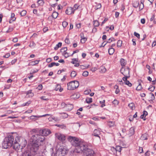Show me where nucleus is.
<instances>
[{
    "mask_svg": "<svg viewBox=\"0 0 156 156\" xmlns=\"http://www.w3.org/2000/svg\"><path fill=\"white\" fill-rule=\"evenodd\" d=\"M31 103V101H29L26 103L23 104L22 105V106H28V105L30 103Z\"/></svg>",
    "mask_w": 156,
    "mask_h": 156,
    "instance_id": "48",
    "label": "nucleus"
},
{
    "mask_svg": "<svg viewBox=\"0 0 156 156\" xmlns=\"http://www.w3.org/2000/svg\"><path fill=\"white\" fill-rule=\"evenodd\" d=\"M68 24V23L66 21H63L62 23V25L64 27H66Z\"/></svg>",
    "mask_w": 156,
    "mask_h": 156,
    "instance_id": "44",
    "label": "nucleus"
},
{
    "mask_svg": "<svg viewBox=\"0 0 156 156\" xmlns=\"http://www.w3.org/2000/svg\"><path fill=\"white\" fill-rule=\"evenodd\" d=\"M155 88V87L154 86H150L148 88V90L152 92L153 91Z\"/></svg>",
    "mask_w": 156,
    "mask_h": 156,
    "instance_id": "34",
    "label": "nucleus"
},
{
    "mask_svg": "<svg viewBox=\"0 0 156 156\" xmlns=\"http://www.w3.org/2000/svg\"><path fill=\"white\" fill-rule=\"evenodd\" d=\"M17 60L16 59H14L11 62V64L12 65L14 64L17 61Z\"/></svg>",
    "mask_w": 156,
    "mask_h": 156,
    "instance_id": "62",
    "label": "nucleus"
},
{
    "mask_svg": "<svg viewBox=\"0 0 156 156\" xmlns=\"http://www.w3.org/2000/svg\"><path fill=\"white\" fill-rule=\"evenodd\" d=\"M79 83L76 80L71 81L67 84V89L68 90H73L78 87Z\"/></svg>",
    "mask_w": 156,
    "mask_h": 156,
    "instance_id": "3",
    "label": "nucleus"
},
{
    "mask_svg": "<svg viewBox=\"0 0 156 156\" xmlns=\"http://www.w3.org/2000/svg\"><path fill=\"white\" fill-rule=\"evenodd\" d=\"M48 119L50 121H52V120H53L56 122L58 121L59 120L58 118L55 117L49 118Z\"/></svg>",
    "mask_w": 156,
    "mask_h": 156,
    "instance_id": "24",
    "label": "nucleus"
},
{
    "mask_svg": "<svg viewBox=\"0 0 156 156\" xmlns=\"http://www.w3.org/2000/svg\"><path fill=\"white\" fill-rule=\"evenodd\" d=\"M100 72L101 73H105L106 71V69L105 66H101L100 68Z\"/></svg>",
    "mask_w": 156,
    "mask_h": 156,
    "instance_id": "18",
    "label": "nucleus"
},
{
    "mask_svg": "<svg viewBox=\"0 0 156 156\" xmlns=\"http://www.w3.org/2000/svg\"><path fill=\"white\" fill-rule=\"evenodd\" d=\"M74 10H73V8L72 7H69L67 8L66 11V13L67 15H69L72 13H74Z\"/></svg>",
    "mask_w": 156,
    "mask_h": 156,
    "instance_id": "14",
    "label": "nucleus"
},
{
    "mask_svg": "<svg viewBox=\"0 0 156 156\" xmlns=\"http://www.w3.org/2000/svg\"><path fill=\"white\" fill-rule=\"evenodd\" d=\"M150 94L151 95V100L152 101H153V100H154L155 99V97L153 94L152 93H150Z\"/></svg>",
    "mask_w": 156,
    "mask_h": 156,
    "instance_id": "40",
    "label": "nucleus"
},
{
    "mask_svg": "<svg viewBox=\"0 0 156 156\" xmlns=\"http://www.w3.org/2000/svg\"><path fill=\"white\" fill-rule=\"evenodd\" d=\"M14 136L12 135H7L5 137V139L9 142V143L10 144H11L12 145L14 141Z\"/></svg>",
    "mask_w": 156,
    "mask_h": 156,
    "instance_id": "10",
    "label": "nucleus"
},
{
    "mask_svg": "<svg viewBox=\"0 0 156 156\" xmlns=\"http://www.w3.org/2000/svg\"><path fill=\"white\" fill-rule=\"evenodd\" d=\"M129 68L127 67L126 68L124 69V72H122L121 71V73L124 76H129Z\"/></svg>",
    "mask_w": 156,
    "mask_h": 156,
    "instance_id": "12",
    "label": "nucleus"
},
{
    "mask_svg": "<svg viewBox=\"0 0 156 156\" xmlns=\"http://www.w3.org/2000/svg\"><path fill=\"white\" fill-rule=\"evenodd\" d=\"M35 45V44L33 41H32L30 43L29 46L30 47L32 48L34 47Z\"/></svg>",
    "mask_w": 156,
    "mask_h": 156,
    "instance_id": "43",
    "label": "nucleus"
},
{
    "mask_svg": "<svg viewBox=\"0 0 156 156\" xmlns=\"http://www.w3.org/2000/svg\"><path fill=\"white\" fill-rule=\"evenodd\" d=\"M112 103L113 104H114L115 105H117L119 104V102L117 100H116V99H115L113 101Z\"/></svg>",
    "mask_w": 156,
    "mask_h": 156,
    "instance_id": "53",
    "label": "nucleus"
},
{
    "mask_svg": "<svg viewBox=\"0 0 156 156\" xmlns=\"http://www.w3.org/2000/svg\"><path fill=\"white\" fill-rule=\"evenodd\" d=\"M155 15L154 14H153L151 18L150 19V21H152L154 19Z\"/></svg>",
    "mask_w": 156,
    "mask_h": 156,
    "instance_id": "64",
    "label": "nucleus"
},
{
    "mask_svg": "<svg viewBox=\"0 0 156 156\" xmlns=\"http://www.w3.org/2000/svg\"><path fill=\"white\" fill-rule=\"evenodd\" d=\"M122 44V41L121 40H119L118 41L117 44V46L118 47H120L121 46Z\"/></svg>",
    "mask_w": 156,
    "mask_h": 156,
    "instance_id": "26",
    "label": "nucleus"
},
{
    "mask_svg": "<svg viewBox=\"0 0 156 156\" xmlns=\"http://www.w3.org/2000/svg\"><path fill=\"white\" fill-rule=\"evenodd\" d=\"M142 88L141 85L140 83H139L138 86L136 87V90H140Z\"/></svg>",
    "mask_w": 156,
    "mask_h": 156,
    "instance_id": "36",
    "label": "nucleus"
},
{
    "mask_svg": "<svg viewBox=\"0 0 156 156\" xmlns=\"http://www.w3.org/2000/svg\"><path fill=\"white\" fill-rule=\"evenodd\" d=\"M42 88V85L41 84L39 85L37 87V89L39 90H41Z\"/></svg>",
    "mask_w": 156,
    "mask_h": 156,
    "instance_id": "58",
    "label": "nucleus"
},
{
    "mask_svg": "<svg viewBox=\"0 0 156 156\" xmlns=\"http://www.w3.org/2000/svg\"><path fill=\"white\" fill-rule=\"evenodd\" d=\"M120 62L122 66L121 71H122V69H124V66L126 65V62L125 60L123 58H121L120 60Z\"/></svg>",
    "mask_w": 156,
    "mask_h": 156,
    "instance_id": "16",
    "label": "nucleus"
},
{
    "mask_svg": "<svg viewBox=\"0 0 156 156\" xmlns=\"http://www.w3.org/2000/svg\"><path fill=\"white\" fill-rule=\"evenodd\" d=\"M22 156H31V153L29 150L25 151L23 153Z\"/></svg>",
    "mask_w": 156,
    "mask_h": 156,
    "instance_id": "15",
    "label": "nucleus"
},
{
    "mask_svg": "<svg viewBox=\"0 0 156 156\" xmlns=\"http://www.w3.org/2000/svg\"><path fill=\"white\" fill-rule=\"evenodd\" d=\"M89 66H90L89 65H88L87 66H84L83 65H80V68L81 69H85L88 68L89 67Z\"/></svg>",
    "mask_w": 156,
    "mask_h": 156,
    "instance_id": "33",
    "label": "nucleus"
},
{
    "mask_svg": "<svg viewBox=\"0 0 156 156\" xmlns=\"http://www.w3.org/2000/svg\"><path fill=\"white\" fill-rule=\"evenodd\" d=\"M129 107L131 109H133L134 106V104L133 103H131L128 105Z\"/></svg>",
    "mask_w": 156,
    "mask_h": 156,
    "instance_id": "47",
    "label": "nucleus"
},
{
    "mask_svg": "<svg viewBox=\"0 0 156 156\" xmlns=\"http://www.w3.org/2000/svg\"><path fill=\"white\" fill-rule=\"evenodd\" d=\"M59 65V64L58 63H55V62H52L48 66L49 67H51L53 66H58Z\"/></svg>",
    "mask_w": 156,
    "mask_h": 156,
    "instance_id": "20",
    "label": "nucleus"
},
{
    "mask_svg": "<svg viewBox=\"0 0 156 156\" xmlns=\"http://www.w3.org/2000/svg\"><path fill=\"white\" fill-rule=\"evenodd\" d=\"M61 114L62 115L63 118H67L68 117V115L66 113H61Z\"/></svg>",
    "mask_w": 156,
    "mask_h": 156,
    "instance_id": "37",
    "label": "nucleus"
},
{
    "mask_svg": "<svg viewBox=\"0 0 156 156\" xmlns=\"http://www.w3.org/2000/svg\"><path fill=\"white\" fill-rule=\"evenodd\" d=\"M20 138L18 136L16 137L12 144L13 148L16 151H18L20 148V146L19 143Z\"/></svg>",
    "mask_w": 156,
    "mask_h": 156,
    "instance_id": "5",
    "label": "nucleus"
},
{
    "mask_svg": "<svg viewBox=\"0 0 156 156\" xmlns=\"http://www.w3.org/2000/svg\"><path fill=\"white\" fill-rule=\"evenodd\" d=\"M129 133L130 135H133L134 133L135 132V128L134 127H132L130 128L129 130Z\"/></svg>",
    "mask_w": 156,
    "mask_h": 156,
    "instance_id": "19",
    "label": "nucleus"
},
{
    "mask_svg": "<svg viewBox=\"0 0 156 156\" xmlns=\"http://www.w3.org/2000/svg\"><path fill=\"white\" fill-rule=\"evenodd\" d=\"M143 152V148L142 147H140L138 150V152L140 154Z\"/></svg>",
    "mask_w": 156,
    "mask_h": 156,
    "instance_id": "52",
    "label": "nucleus"
},
{
    "mask_svg": "<svg viewBox=\"0 0 156 156\" xmlns=\"http://www.w3.org/2000/svg\"><path fill=\"white\" fill-rule=\"evenodd\" d=\"M94 25L95 27H98L99 25V23L98 21L95 20L94 21Z\"/></svg>",
    "mask_w": 156,
    "mask_h": 156,
    "instance_id": "27",
    "label": "nucleus"
},
{
    "mask_svg": "<svg viewBox=\"0 0 156 156\" xmlns=\"http://www.w3.org/2000/svg\"><path fill=\"white\" fill-rule=\"evenodd\" d=\"M35 65V62L34 61H32L30 62L28 64L29 66H34Z\"/></svg>",
    "mask_w": 156,
    "mask_h": 156,
    "instance_id": "56",
    "label": "nucleus"
},
{
    "mask_svg": "<svg viewBox=\"0 0 156 156\" xmlns=\"http://www.w3.org/2000/svg\"><path fill=\"white\" fill-rule=\"evenodd\" d=\"M81 152L83 153L85 156H94V152L93 151L88 148L87 145L85 146V147H84V150L81 151Z\"/></svg>",
    "mask_w": 156,
    "mask_h": 156,
    "instance_id": "6",
    "label": "nucleus"
},
{
    "mask_svg": "<svg viewBox=\"0 0 156 156\" xmlns=\"http://www.w3.org/2000/svg\"><path fill=\"white\" fill-rule=\"evenodd\" d=\"M62 43L61 42H59L58 43V44H56V46L54 48V49L55 50H57L58 48L59 47H60L62 46Z\"/></svg>",
    "mask_w": 156,
    "mask_h": 156,
    "instance_id": "23",
    "label": "nucleus"
},
{
    "mask_svg": "<svg viewBox=\"0 0 156 156\" xmlns=\"http://www.w3.org/2000/svg\"><path fill=\"white\" fill-rule=\"evenodd\" d=\"M55 126L59 127L63 129L64 128H66V126H65L64 125H58V124H56L55 125Z\"/></svg>",
    "mask_w": 156,
    "mask_h": 156,
    "instance_id": "41",
    "label": "nucleus"
},
{
    "mask_svg": "<svg viewBox=\"0 0 156 156\" xmlns=\"http://www.w3.org/2000/svg\"><path fill=\"white\" fill-rule=\"evenodd\" d=\"M68 152L66 147L61 146L58 149L57 151V153L59 156H64Z\"/></svg>",
    "mask_w": 156,
    "mask_h": 156,
    "instance_id": "4",
    "label": "nucleus"
},
{
    "mask_svg": "<svg viewBox=\"0 0 156 156\" xmlns=\"http://www.w3.org/2000/svg\"><path fill=\"white\" fill-rule=\"evenodd\" d=\"M58 15V13L56 12H53L51 16L53 18L56 19L57 18Z\"/></svg>",
    "mask_w": 156,
    "mask_h": 156,
    "instance_id": "22",
    "label": "nucleus"
},
{
    "mask_svg": "<svg viewBox=\"0 0 156 156\" xmlns=\"http://www.w3.org/2000/svg\"><path fill=\"white\" fill-rule=\"evenodd\" d=\"M134 35L136 37H137L138 39H139L140 38V34L136 33V32H135L134 33Z\"/></svg>",
    "mask_w": 156,
    "mask_h": 156,
    "instance_id": "54",
    "label": "nucleus"
},
{
    "mask_svg": "<svg viewBox=\"0 0 156 156\" xmlns=\"http://www.w3.org/2000/svg\"><path fill=\"white\" fill-rule=\"evenodd\" d=\"M130 77V76H124V77L122 78V79L123 81H124V82H126V81H127V79Z\"/></svg>",
    "mask_w": 156,
    "mask_h": 156,
    "instance_id": "49",
    "label": "nucleus"
},
{
    "mask_svg": "<svg viewBox=\"0 0 156 156\" xmlns=\"http://www.w3.org/2000/svg\"><path fill=\"white\" fill-rule=\"evenodd\" d=\"M123 147H121L120 146H116V147L115 148L116 149V151H118L119 152H120L121 151Z\"/></svg>",
    "mask_w": 156,
    "mask_h": 156,
    "instance_id": "25",
    "label": "nucleus"
},
{
    "mask_svg": "<svg viewBox=\"0 0 156 156\" xmlns=\"http://www.w3.org/2000/svg\"><path fill=\"white\" fill-rule=\"evenodd\" d=\"M132 41H133V45L134 46L135 45H136V39L133 38L132 39Z\"/></svg>",
    "mask_w": 156,
    "mask_h": 156,
    "instance_id": "63",
    "label": "nucleus"
},
{
    "mask_svg": "<svg viewBox=\"0 0 156 156\" xmlns=\"http://www.w3.org/2000/svg\"><path fill=\"white\" fill-rule=\"evenodd\" d=\"M139 9L140 10H141L144 7V4H140L139 6Z\"/></svg>",
    "mask_w": 156,
    "mask_h": 156,
    "instance_id": "55",
    "label": "nucleus"
},
{
    "mask_svg": "<svg viewBox=\"0 0 156 156\" xmlns=\"http://www.w3.org/2000/svg\"><path fill=\"white\" fill-rule=\"evenodd\" d=\"M60 86H61L59 85H58V84L57 85L56 87H55V90L56 91L58 90L59 89V88H60Z\"/></svg>",
    "mask_w": 156,
    "mask_h": 156,
    "instance_id": "57",
    "label": "nucleus"
},
{
    "mask_svg": "<svg viewBox=\"0 0 156 156\" xmlns=\"http://www.w3.org/2000/svg\"><path fill=\"white\" fill-rule=\"evenodd\" d=\"M108 20V18H105L104 19V20H103V21L102 22L101 24V26H102V25H103V24L106 21H107Z\"/></svg>",
    "mask_w": 156,
    "mask_h": 156,
    "instance_id": "61",
    "label": "nucleus"
},
{
    "mask_svg": "<svg viewBox=\"0 0 156 156\" xmlns=\"http://www.w3.org/2000/svg\"><path fill=\"white\" fill-rule=\"evenodd\" d=\"M109 41H107V43H110L111 42H112L113 41H115V40L114 39V38L113 37H111V38H110L108 39Z\"/></svg>",
    "mask_w": 156,
    "mask_h": 156,
    "instance_id": "51",
    "label": "nucleus"
},
{
    "mask_svg": "<svg viewBox=\"0 0 156 156\" xmlns=\"http://www.w3.org/2000/svg\"><path fill=\"white\" fill-rule=\"evenodd\" d=\"M65 42L66 43L69 44L70 43V41L69 39L66 38L65 40Z\"/></svg>",
    "mask_w": 156,
    "mask_h": 156,
    "instance_id": "59",
    "label": "nucleus"
},
{
    "mask_svg": "<svg viewBox=\"0 0 156 156\" xmlns=\"http://www.w3.org/2000/svg\"><path fill=\"white\" fill-rule=\"evenodd\" d=\"M82 75L86 77L88 75V72L87 71H85L83 73Z\"/></svg>",
    "mask_w": 156,
    "mask_h": 156,
    "instance_id": "42",
    "label": "nucleus"
},
{
    "mask_svg": "<svg viewBox=\"0 0 156 156\" xmlns=\"http://www.w3.org/2000/svg\"><path fill=\"white\" fill-rule=\"evenodd\" d=\"M124 83L125 84L127 85L129 87H131L132 86V84L128 80Z\"/></svg>",
    "mask_w": 156,
    "mask_h": 156,
    "instance_id": "32",
    "label": "nucleus"
},
{
    "mask_svg": "<svg viewBox=\"0 0 156 156\" xmlns=\"http://www.w3.org/2000/svg\"><path fill=\"white\" fill-rule=\"evenodd\" d=\"M9 142L6 140L4 138L2 144V148L4 149H7L11 147L12 146V145L9 144Z\"/></svg>",
    "mask_w": 156,
    "mask_h": 156,
    "instance_id": "9",
    "label": "nucleus"
},
{
    "mask_svg": "<svg viewBox=\"0 0 156 156\" xmlns=\"http://www.w3.org/2000/svg\"><path fill=\"white\" fill-rule=\"evenodd\" d=\"M55 137L59 140L64 142L66 140V136L60 133H56L55 134Z\"/></svg>",
    "mask_w": 156,
    "mask_h": 156,
    "instance_id": "7",
    "label": "nucleus"
},
{
    "mask_svg": "<svg viewBox=\"0 0 156 156\" xmlns=\"http://www.w3.org/2000/svg\"><path fill=\"white\" fill-rule=\"evenodd\" d=\"M87 40V38L85 37H83V38L81 39L80 41L81 43H84Z\"/></svg>",
    "mask_w": 156,
    "mask_h": 156,
    "instance_id": "39",
    "label": "nucleus"
},
{
    "mask_svg": "<svg viewBox=\"0 0 156 156\" xmlns=\"http://www.w3.org/2000/svg\"><path fill=\"white\" fill-rule=\"evenodd\" d=\"M67 48L66 47H64L62 48L60 51L61 52H64L67 50Z\"/></svg>",
    "mask_w": 156,
    "mask_h": 156,
    "instance_id": "46",
    "label": "nucleus"
},
{
    "mask_svg": "<svg viewBox=\"0 0 156 156\" xmlns=\"http://www.w3.org/2000/svg\"><path fill=\"white\" fill-rule=\"evenodd\" d=\"M39 133L42 135L43 136H47L51 133V130L49 129H44L38 130Z\"/></svg>",
    "mask_w": 156,
    "mask_h": 156,
    "instance_id": "8",
    "label": "nucleus"
},
{
    "mask_svg": "<svg viewBox=\"0 0 156 156\" xmlns=\"http://www.w3.org/2000/svg\"><path fill=\"white\" fill-rule=\"evenodd\" d=\"M15 15L14 13H12L11 14V18L12 21H15L16 19V18L15 17Z\"/></svg>",
    "mask_w": 156,
    "mask_h": 156,
    "instance_id": "38",
    "label": "nucleus"
},
{
    "mask_svg": "<svg viewBox=\"0 0 156 156\" xmlns=\"http://www.w3.org/2000/svg\"><path fill=\"white\" fill-rule=\"evenodd\" d=\"M76 75V73L75 71H73L71 73V76L72 77H74Z\"/></svg>",
    "mask_w": 156,
    "mask_h": 156,
    "instance_id": "35",
    "label": "nucleus"
},
{
    "mask_svg": "<svg viewBox=\"0 0 156 156\" xmlns=\"http://www.w3.org/2000/svg\"><path fill=\"white\" fill-rule=\"evenodd\" d=\"M86 101L87 103H90L92 102V98H87L86 99Z\"/></svg>",
    "mask_w": 156,
    "mask_h": 156,
    "instance_id": "30",
    "label": "nucleus"
},
{
    "mask_svg": "<svg viewBox=\"0 0 156 156\" xmlns=\"http://www.w3.org/2000/svg\"><path fill=\"white\" fill-rule=\"evenodd\" d=\"M18 41V39L17 37H15L12 40V41L15 43L17 42Z\"/></svg>",
    "mask_w": 156,
    "mask_h": 156,
    "instance_id": "60",
    "label": "nucleus"
},
{
    "mask_svg": "<svg viewBox=\"0 0 156 156\" xmlns=\"http://www.w3.org/2000/svg\"><path fill=\"white\" fill-rule=\"evenodd\" d=\"M37 3L40 5H43L44 4V2L43 0H39L37 1Z\"/></svg>",
    "mask_w": 156,
    "mask_h": 156,
    "instance_id": "28",
    "label": "nucleus"
},
{
    "mask_svg": "<svg viewBox=\"0 0 156 156\" xmlns=\"http://www.w3.org/2000/svg\"><path fill=\"white\" fill-rule=\"evenodd\" d=\"M114 49L113 48H109L108 50L109 54L110 55H112L114 53Z\"/></svg>",
    "mask_w": 156,
    "mask_h": 156,
    "instance_id": "21",
    "label": "nucleus"
},
{
    "mask_svg": "<svg viewBox=\"0 0 156 156\" xmlns=\"http://www.w3.org/2000/svg\"><path fill=\"white\" fill-rule=\"evenodd\" d=\"M27 12L25 10H23L20 12V14L21 16H25Z\"/></svg>",
    "mask_w": 156,
    "mask_h": 156,
    "instance_id": "31",
    "label": "nucleus"
},
{
    "mask_svg": "<svg viewBox=\"0 0 156 156\" xmlns=\"http://www.w3.org/2000/svg\"><path fill=\"white\" fill-rule=\"evenodd\" d=\"M79 6L77 4H75L74 5L73 8V10H74V12L78 9Z\"/></svg>",
    "mask_w": 156,
    "mask_h": 156,
    "instance_id": "45",
    "label": "nucleus"
},
{
    "mask_svg": "<svg viewBox=\"0 0 156 156\" xmlns=\"http://www.w3.org/2000/svg\"><path fill=\"white\" fill-rule=\"evenodd\" d=\"M38 133L39 132H38ZM33 135L31 138L32 140V149L34 152H36L38 149V147L45 139V137L41 134L38 133Z\"/></svg>",
    "mask_w": 156,
    "mask_h": 156,
    "instance_id": "1",
    "label": "nucleus"
},
{
    "mask_svg": "<svg viewBox=\"0 0 156 156\" xmlns=\"http://www.w3.org/2000/svg\"><path fill=\"white\" fill-rule=\"evenodd\" d=\"M62 104L65 105V108H66V109L68 111H69L72 110L73 108V106L72 104H69L68 105H66L65 103H62Z\"/></svg>",
    "mask_w": 156,
    "mask_h": 156,
    "instance_id": "13",
    "label": "nucleus"
},
{
    "mask_svg": "<svg viewBox=\"0 0 156 156\" xmlns=\"http://www.w3.org/2000/svg\"><path fill=\"white\" fill-rule=\"evenodd\" d=\"M148 135L146 133H144L140 137V139L142 140H147Z\"/></svg>",
    "mask_w": 156,
    "mask_h": 156,
    "instance_id": "17",
    "label": "nucleus"
},
{
    "mask_svg": "<svg viewBox=\"0 0 156 156\" xmlns=\"http://www.w3.org/2000/svg\"><path fill=\"white\" fill-rule=\"evenodd\" d=\"M115 124L114 122L110 121L108 122V125L110 127H111L114 126Z\"/></svg>",
    "mask_w": 156,
    "mask_h": 156,
    "instance_id": "29",
    "label": "nucleus"
},
{
    "mask_svg": "<svg viewBox=\"0 0 156 156\" xmlns=\"http://www.w3.org/2000/svg\"><path fill=\"white\" fill-rule=\"evenodd\" d=\"M100 134V131L98 129H95L94 130L93 133L92 135L94 136L97 137L98 138V139L99 140H101V138L99 135Z\"/></svg>",
    "mask_w": 156,
    "mask_h": 156,
    "instance_id": "11",
    "label": "nucleus"
},
{
    "mask_svg": "<svg viewBox=\"0 0 156 156\" xmlns=\"http://www.w3.org/2000/svg\"><path fill=\"white\" fill-rule=\"evenodd\" d=\"M69 141L72 144L76 147L75 151L78 153L81 152V151L84 150V147L86 146L85 144L81 142L79 140L75 137L69 136L68 138Z\"/></svg>",
    "mask_w": 156,
    "mask_h": 156,
    "instance_id": "2",
    "label": "nucleus"
},
{
    "mask_svg": "<svg viewBox=\"0 0 156 156\" xmlns=\"http://www.w3.org/2000/svg\"><path fill=\"white\" fill-rule=\"evenodd\" d=\"M78 59L76 58H73L72 59V61L71 62V63L73 64H75V63L76 62H78V61L77 60Z\"/></svg>",
    "mask_w": 156,
    "mask_h": 156,
    "instance_id": "50",
    "label": "nucleus"
}]
</instances>
